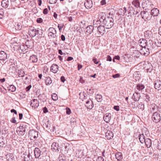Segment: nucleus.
Segmentation results:
<instances>
[{
  "mask_svg": "<svg viewBox=\"0 0 161 161\" xmlns=\"http://www.w3.org/2000/svg\"><path fill=\"white\" fill-rule=\"evenodd\" d=\"M45 83L47 85H49L52 83V80L49 76L46 77L45 80Z\"/></svg>",
  "mask_w": 161,
  "mask_h": 161,
  "instance_id": "obj_37",
  "label": "nucleus"
},
{
  "mask_svg": "<svg viewBox=\"0 0 161 161\" xmlns=\"http://www.w3.org/2000/svg\"><path fill=\"white\" fill-rule=\"evenodd\" d=\"M141 95L139 93L135 92L134 93L132 96V98L135 101H138L140 98Z\"/></svg>",
  "mask_w": 161,
  "mask_h": 161,
  "instance_id": "obj_22",
  "label": "nucleus"
},
{
  "mask_svg": "<svg viewBox=\"0 0 161 161\" xmlns=\"http://www.w3.org/2000/svg\"><path fill=\"white\" fill-rule=\"evenodd\" d=\"M11 113H14L13 116H15V117H18L17 112L15 109H12L11 110Z\"/></svg>",
  "mask_w": 161,
  "mask_h": 161,
  "instance_id": "obj_49",
  "label": "nucleus"
},
{
  "mask_svg": "<svg viewBox=\"0 0 161 161\" xmlns=\"http://www.w3.org/2000/svg\"><path fill=\"white\" fill-rule=\"evenodd\" d=\"M66 113L67 114L69 115L71 113V111L70 109L69 108H66Z\"/></svg>",
  "mask_w": 161,
  "mask_h": 161,
  "instance_id": "obj_64",
  "label": "nucleus"
},
{
  "mask_svg": "<svg viewBox=\"0 0 161 161\" xmlns=\"http://www.w3.org/2000/svg\"><path fill=\"white\" fill-rule=\"evenodd\" d=\"M1 5L3 7L5 8H7L9 5L8 0H3L1 3Z\"/></svg>",
  "mask_w": 161,
  "mask_h": 161,
  "instance_id": "obj_34",
  "label": "nucleus"
},
{
  "mask_svg": "<svg viewBox=\"0 0 161 161\" xmlns=\"http://www.w3.org/2000/svg\"><path fill=\"white\" fill-rule=\"evenodd\" d=\"M19 0H11V2H12L13 3H11L12 5L13 4L15 6H17L18 4L17 3L19 2Z\"/></svg>",
  "mask_w": 161,
  "mask_h": 161,
  "instance_id": "obj_47",
  "label": "nucleus"
},
{
  "mask_svg": "<svg viewBox=\"0 0 161 161\" xmlns=\"http://www.w3.org/2000/svg\"><path fill=\"white\" fill-rule=\"evenodd\" d=\"M9 140H8V141H7L6 142V145L5 147V150L7 151H10V149L9 148V147L10 146L9 144Z\"/></svg>",
  "mask_w": 161,
  "mask_h": 161,
  "instance_id": "obj_45",
  "label": "nucleus"
},
{
  "mask_svg": "<svg viewBox=\"0 0 161 161\" xmlns=\"http://www.w3.org/2000/svg\"><path fill=\"white\" fill-rule=\"evenodd\" d=\"M150 46H148L147 47L142 48L140 52L142 55L145 56H147L149 55L150 52L149 48Z\"/></svg>",
  "mask_w": 161,
  "mask_h": 161,
  "instance_id": "obj_12",
  "label": "nucleus"
},
{
  "mask_svg": "<svg viewBox=\"0 0 161 161\" xmlns=\"http://www.w3.org/2000/svg\"><path fill=\"white\" fill-rule=\"evenodd\" d=\"M64 26V24H58V28L60 32L61 31L62 28Z\"/></svg>",
  "mask_w": 161,
  "mask_h": 161,
  "instance_id": "obj_54",
  "label": "nucleus"
},
{
  "mask_svg": "<svg viewBox=\"0 0 161 161\" xmlns=\"http://www.w3.org/2000/svg\"><path fill=\"white\" fill-rule=\"evenodd\" d=\"M7 55L6 53L4 51H0V59L1 60H5L7 59Z\"/></svg>",
  "mask_w": 161,
  "mask_h": 161,
  "instance_id": "obj_26",
  "label": "nucleus"
},
{
  "mask_svg": "<svg viewBox=\"0 0 161 161\" xmlns=\"http://www.w3.org/2000/svg\"><path fill=\"white\" fill-rule=\"evenodd\" d=\"M159 13V11L157 8H154L151 11V15L153 16H157Z\"/></svg>",
  "mask_w": 161,
  "mask_h": 161,
  "instance_id": "obj_27",
  "label": "nucleus"
},
{
  "mask_svg": "<svg viewBox=\"0 0 161 161\" xmlns=\"http://www.w3.org/2000/svg\"><path fill=\"white\" fill-rule=\"evenodd\" d=\"M29 60L31 61L32 63H35L37 61L38 58L36 56L33 55L30 56Z\"/></svg>",
  "mask_w": 161,
  "mask_h": 161,
  "instance_id": "obj_30",
  "label": "nucleus"
},
{
  "mask_svg": "<svg viewBox=\"0 0 161 161\" xmlns=\"http://www.w3.org/2000/svg\"><path fill=\"white\" fill-rule=\"evenodd\" d=\"M139 139L140 142H141L142 143H143L146 139L145 136L143 134L139 135Z\"/></svg>",
  "mask_w": 161,
  "mask_h": 161,
  "instance_id": "obj_38",
  "label": "nucleus"
},
{
  "mask_svg": "<svg viewBox=\"0 0 161 161\" xmlns=\"http://www.w3.org/2000/svg\"><path fill=\"white\" fill-rule=\"evenodd\" d=\"M138 13V11H137V10L135 11V10H131V9H130V12L129 13V14H130V15L131 16V14L132 13L133 14H136Z\"/></svg>",
  "mask_w": 161,
  "mask_h": 161,
  "instance_id": "obj_48",
  "label": "nucleus"
},
{
  "mask_svg": "<svg viewBox=\"0 0 161 161\" xmlns=\"http://www.w3.org/2000/svg\"><path fill=\"white\" fill-rule=\"evenodd\" d=\"M3 10V8L0 9V19H2L4 15Z\"/></svg>",
  "mask_w": 161,
  "mask_h": 161,
  "instance_id": "obj_52",
  "label": "nucleus"
},
{
  "mask_svg": "<svg viewBox=\"0 0 161 161\" xmlns=\"http://www.w3.org/2000/svg\"><path fill=\"white\" fill-rule=\"evenodd\" d=\"M145 95V100L147 102H148L150 101L151 98L148 94H146Z\"/></svg>",
  "mask_w": 161,
  "mask_h": 161,
  "instance_id": "obj_50",
  "label": "nucleus"
},
{
  "mask_svg": "<svg viewBox=\"0 0 161 161\" xmlns=\"http://www.w3.org/2000/svg\"><path fill=\"white\" fill-rule=\"evenodd\" d=\"M151 117L153 121L155 123H158L161 120L160 114L157 112L153 113Z\"/></svg>",
  "mask_w": 161,
  "mask_h": 161,
  "instance_id": "obj_6",
  "label": "nucleus"
},
{
  "mask_svg": "<svg viewBox=\"0 0 161 161\" xmlns=\"http://www.w3.org/2000/svg\"><path fill=\"white\" fill-rule=\"evenodd\" d=\"M52 99L54 101H56L58 99V96L55 93L53 94L52 95Z\"/></svg>",
  "mask_w": 161,
  "mask_h": 161,
  "instance_id": "obj_51",
  "label": "nucleus"
},
{
  "mask_svg": "<svg viewBox=\"0 0 161 161\" xmlns=\"http://www.w3.org/2000/svg\"><path fill=\"white\" fill-rule=\"evenodd\" d=\"M18 42V38L16 37H14L11 40V50L14 53L15 51H18L20 53H24L27 52V49H25L24 46H20L17 43Z\"/></svg>",
  "mask_w": 161,
  "mask_h": 161,
  "instance_id": "obj_1",
  "label": "nucleus"
},
{
  "mask_svg": "<svg viewBox=\"0 0 161 161\" xmlns=\"http://www.w3.org/2000/svg\"><path fill=\"white\" fill-rule=\"evenodd\" d=\"M44 94H40L38 97L39 99L41 101H44V98H43V96L44 97Z\"/></svg>",
  "mask_w": 161,
  "mask_h": 161,
  "instance_id": "obj_53",
  "label": "nucleus"
},
{
  "mask_svg": "<svg viewBox=\"0 0 161 161\" xmlns=\"http://www.w3.org/2000/svg\"><path fill=\"white\" fill-rule=\"evenodd\" d=\"M43 21V19L42 18H38L37 19L36 22L37 23H41Z\"/></svg>",
  "mask_w": 161,
  "mask_h": 161,
  "instance_id": "obj_60",
  "label": "nucleus"
},
{
  "mask_svg": "<svg viewBox=\"0 0 161 161\" xmlns=\"http://www.w3.org/2000/svg\"><path fill=\"white\" fill-rule=\"evenodd\" d=\"M34 156L36 158H39L43 154V153L38 147H36L34 150Z\"/></svg>",
  "mask_w": 161,
  "mask_h": 161,
  "instance_id": "obj_11",
  "label": "nucleus"
},
{
  "mask_svg": "<svg viewBox=\"0 0 161 161\" xmlns=\"http://www.w3.org/2000/svg\"><path fill=\"white\" fill-rule=\"evenodd\" d=\"M151 107H152V110L151 111V113H152V111H156L157 112L158 111V106L155 104H152L151 105Z\"/></svg>",
  "mask_w": 161,
  "mask_h": 161,
  "instance_id": "obj_39",
  "label": "nucleus"
},
{
  "mask_svg": "<svg viewBox=\"0 0 161 161\" xmlns=\"http://www.w3.org/2000/svg\"><path fill=\"white\" fill-rule=\"evenodd\" d=\"M103 22L107 29L111 28L114 25V19L111 17H106Z\"/></svg>",
  "mask_w": 161,
  "mask_h": 161,
  "instance_id": "obj_3",
  "label": "nucleus"
},
{
  "mask_svg": "<svg viewBox=\"0 0 161 161\" xmlns=\"http://www.w3.org/2000/svg\"><path fill=\"white\" fill-rule=\"evenodd\" d=\"M96 161H104V159L101 156H99L96 159Z\"/></svg>",
  "mask_w": 161,
  "mask_h": 161,
  "instance_id": "obj_61",
  "label": "nucleus"
},
{
  "mask_svg": "<svg viewBox=\"0 0 161 161\" xmlns=\"http://www.w3.org/2000/svg\"><path fill=\"white\" fill-rule=\"evenodd\" d=\"M93 5L92 2L91 0H87L84 3V5L87 9L91 8Z\"/></svg>",
  "mask_w": 161,
  "mask_h": 161,
  "instance_id": "obj_21",
  "label": "nucleus"
},
{
  "mask_svg": "<svg viewBox=\"0 0 161 161\" xmlns=\"http://www.w3.org/2000/svg\"><path fill=\"white\" fill-rule=\"evenodd\" d=\"M18 75L19 77H23L25 75L24 71L22 70H18Z\"/></svg>",
  "mask_w": 161,
  "mask_h": 161,
  "instance_id": "obj_43",
  "label": "nucleus"
},
{
  "mask_svg": "<svg viewBox=\"0 0 161 161\" xmlns=\"http://www.w3.org/2000/svg\"><path fill=\"white\" fill-rule=\"evenodd\" d=\"M102 96L100 95L97 94L96 97V99L98 102H101L102 101Z\"/></svg>",
  "mask_w": 161,
  "mask_h": 161,
  "instance_id": "obj_46",
  "label": "nucleus"
},
{
  "mask_svg": "<svg viewBox=\"0 0 161 161\" xmlns=\"http://www.w3.org/2000/svg\"><path fill=\"white\" fill-rule=\"evenodd\" d=\"M86 30L87 34H91L93 31L94 26L92 25H89L86 28Z\"/></svg>",
  "mask_w": 161,
  "mask_h": 161,
  "instance_id": "obj_29",
  "label": "nucleus"
},
{
  "mask_svg": "<svg viewBox=\"0 0 161 161\" xmlns=\"http://www.w3.org/2000/svg\"><path fill=\"white\" fill-rule=\"evenodd\" d=\"M58 159L59 161H67L66 157L63 154L59 155Z\"/></svg>",
  "mask_w": 161,
  "mask_h": 161,
  "instance_id": "obj_42",
  "label": "nucleus"
},
{
  "mask_svg": "<svg viewBox=\"0 0 161 161\" xmlns=\"http://www.w3.org/2000/svg\"><path fill=\"white\" fill-rule=\"evenodd\" d=\"M150 12H148L147 11H143L141 12L140 14L142 18L144 20L146 21L147 20H148L150 19L152 16L150 14Z\"/></svg>",
  "mask_w": 161,
  "mask_h": 161,
  "instance_id": "obj_5",
  "label": "nucleus"
},
{
  "mask_svg": "<svg viewBox=\"0 0 161 161\" xmlns=\"http://www.w3.org/2000/svg\"><path fill=\"white\" fill-rule=\"evenodd\" d=\"M85 106L88 109H92L94 106V104L92 101L89 99L86 102Z\"/></svg>",
  "mask_w": 161,
  "mask_h": 161,
  "instance_id": "obj_18",
  "label": "nucleus"
},
{
  "mask_svg": "<svg viewBox=\"0 0 161 161\" xmlns=\"http://www.w3.org/2000/svg\"><path fill=\"white\" fill-rule=\"evenodd\" d=\"M152 6H153V4L152 3L149 1V0H146L144 2H142V7L144 8H146V9H150L152 8Z\"/></svg>",
  "mask_w": 161,
  "mask_h": 161,
  "instance_id": "obj_8",
  "label": "nucleus"
},
{
  "mask_svg": "<svg viewBox=\"0 0 161 161\" xmlns=\"http://www.w3.org/2000/svg\"><path fill=\"white\" fill-rule=\"evenodd\" d=\"M115 156L118 161H120L123 158L122 154L121 152H118L115 154Z\"/></svg>",
  "mask_w": 161,
  "mask_h": 161,
  "instance_id": "obj_36",
  "label": "nucleus"
},
{
  "mask_svg": "<svg viewBox=\"0 0 161 161\" xmlns=\"http://www.w3.org/2000/svg\"><path fill=\"white\" fill-rule=\"evenodd\" d=\"M132 4L133 7H135L136 8H140V3L138 0H134L132 2Z\"/></svg>",
  "mask_w": 161,
  "mask_h": 161,
  "instance_id": "obj_35",
  "label": "nucleus"
},
{
  "mask_svg": "<svg viewBox=\"0 0 161 161\" xmlns=\"http://www.w3.org/2000/svg\"><path fill=\"white\" fill-rule=\"evenodd\" d=\"M58 65L56 64H52L50 68V70L54 73H56L58 70Z\"/></svg>",
  "mask_w": 161,
  "mask_h": 161,
  "instance_id": "obj_24",
  "label": "nucleus"
},
{
  "mask_svg": "<svg viewBox=\"0 0 161 161\" xmlns=\"http://www.w3.org/2000/svg\"><path fill=\"white\" fill-rule=\"evenodd\" d=\"M112 119V115L110 113H107L104 114L103 119L107 123H108Z\"/></svg>",
  "mask_w": 161,
  "mask_h": 161,
  "instance_id": "obj_15",
  "label": "nucleus"
},
{
  "mask_svg": "<svg viewBox=\"0 0 161 161\" xmlns=\"http://www.w3.org/2000/svg\"><path fill=\"white\" fill-rule=\"evenodd\" d=\"M15 29L17 30H20L22 28V25L20 24H19V23H17L16 24V23L15 24V25H14Z\"/></svg>",
  "mask_w": 161,
  "mask_h": 161,
  "instance_id": "obj_44",
  "label": "nucleus"
},
{
  "mask_svg": "<svg viewBox=\"0 0 161 161\" xmlns=\"http://www.w3.org/2000/svg\"><path fill=\"white\" fill-rule=\"evenodd\" d=\"M47 1L50 4H54L56 3L57 0H47Z\"/></svg>",
  "mask_w": 161,
  "mask_h": 161,
  "instance_id": "obj_58",
  "label": "nucleus"
},
{
  "mask_svg": "<svg viewBox=\"0 0 161 161\" xmlns=\"http://www.w3.org/2000/svg\"><path fill=\"white\" fill-rule=\"evenodd\" d=\"M29 124L26 123L21 124L17 133L19 135H24L26 133V131L29 130Z\"/></svg>",
  "mask_w": 161,
  "mask_h": 161,
  "instance_id": "obj_2",
  "label": "nucleus"
},
{
  "mask_svg": "<svg viewBox=\"0 0 161 161\" xmlns=\"http://www.w3.org/2000/svg\"><path fill=\"white\" fill-rule=\"evenodd\" d=\"M138 43L142 48L149 46V45H147V41L145 39L142 38L140 39L138 41Z\"/></svg>",
  "mask_w": 161,
  "mask_h": 161,
  "instance_id": "obj_14",
  "label": "nucleus"
},
{
  "mask_svg": "<svg viewBox=\"0 0 161 161\" xmlns=\"http://www.w3.org/2000/svg\"><path fill=\"white\" fill-rule=\"evenodd\" d=\"M136 89L139 91H142L145 88L144 85L142 84H137L136 86Z\"/></svg>",
  "mask_w": 161,
  "mask_h": 161,
  "instance_id": "obj_40",
  "label": "nucleus"
},
{
  "mask_svg": "<svg viewBox=\"0 0 161 161\" xmlns=\"http://www.w3.org/2000/svg\"><path fill=\"white\" fill-rule=\"evenodd\" d=\"M32 159V156L29 153L27 155H25L24 157L23 161H31Z\"/></svg>",
  "mask_w": 161,
  "mask_h": 161,
  "instance_id": "obj_33",
  "label": "nucleus"
},
{
  "mask_svg": "<svg viewBox=\"0 0 161 161\" xmlns=\"http://www.w3.org/2000/svg\"><path fill=\"white\" fill-rule=\"evenodd\" d=\"M144 142L147 148H150L152 146V141L149 138H146Z\"/></svg>",
  "mask_w": 161,
  "mask_h": 161,
  "instance_id": "obj_28",
  "label": "nucleus"
},
{
  "mask_svg": "<svg viewBox=\"0 0 161 161\" xmlns=\"http://www.w3.org/2000/svg\"><path fill=\"white\" fill-rule=\"evenodd\" d=\"M154 43L157 47H160L161 46V40L157 39H155L154 40Z\"/></svg>",
  "mask_w": 161,
  "mask_h": 161,
  "instance_id": "obj_41",
  "label": "nucleus"
},
{
  "mask_svg": "<svg viewBox=\"0 0 161 161\" xmlns=\"http://www.w3.org/2000/svg\"><path fill=\"white\" fill-rule=\"evenodd\" d=\"M29 35L31 37H33L39 33L38 29H35L34 27H31L29 29Z\"/></svg>",
  "mask_w": 161,
  "mask_h": 161,
  "instance_id": "obj_7",
  "label": "nucleus"
},
{
  "mask_svg": "<svg viewBox=\"0 0 161 161\" xmlns=\"http://www.w3.org/2000/svg\"><path fill=\"white\" fill-rule=\"evenodd\" d=\"M13 62L11 61V68H12V70L11 72L13 73H15L17 72V65L16 61L13 60Z\"/></svg>",
  "mask_w": 161,
  "mask_h": 161,
  "instance_id": "obj_13",
  "label": "nucleus"
},
{
  "mask_svg": "<svg viewBox=\"0 0 161 161\" xmlns=\"http://www.w3.org/2000/svg\"><path fill=\"white\" fill-rule=\"evenodd\" d=\"M113 136V132L110 130H108L105 133V137L108 140H110L112 139Z\"/></svg>",
  "mask_w": 161,
  "mask_h": 161,
  "instance_id": "obj_23",
  "label": "nucleus"
},
{
  "mask_svg": "<svg viewBox=\"0 0 161 161\" xmlns=\"http://www.w3.org/2000/svg\"><path fill=\"white\" fill-rule=\"evenodd\" d=\"M155 88L158 90L161 89V81L159 80H155L154 82Z\"/></svg>",
  "mask_w": 161,
  "mask_h": 161,
  "instance_id": "obj_16",
  "label": "nucleus"
},
{
  "mask_svg": "<svg viewBox=\"0 0 161 161\" xmlns=\"http://www.w3.org/2000/svg\"><path fill=\"white\" fill-rule=\"evenodd\" d=\"M48 36L52 38H55L56 36V30L53 27H50L48 29Z\"/></svg>",
  "mask_w": 161,
  "mask_h": 161,
  "instance_id": "obj_10",
  "label": "nucleus"
},
{
  "mask_svg": "<svg viewBox=\"0 0 161 161\" xmlns=\"http://www.w3.org/2000/svg\"><path fill=\"white\" fill-rule=\"evenodd\" d=\"M52 149L53 151L54 152H57L59 151V147L58 144L56 142H54L52 143L51 146Z\"/></svg>",
  "mask_w": 161,
  "mask_h": 161,
  "instance_id": "obj_20",
  "label": "nucleus"
},
{
  "mask_svg": "<svg viewBox=\"0 0 161 161\" xmlns=\"http://www.w3.org/2000/svg\"><path fill=\"white\" fill-rule=\"evenodd\" d=\"M30 105L34 108H36L39 106V102L37 99H34L30 102Z\"/></svg>",
  "mask_w": 161,
  "mask_h": 161,
  "instance_id": "obj_17",
  "label": "nucleus"
},
{
  "mask_svg": "<svg viewBox=\"0 0 161 161\" xmlns=\"http://www.w3.org/2000/svg\"><path fill=\"white\" fill-rule=\"evenodd\" d=\"M7 154L5 155L6 158L8 161H9L10 158V153H8V152H7Z\"/></svg>",
  "mask_w": 161,
  "mask_h": 161,
  "instance_id": "obj_56",
  "label": "nucleus"
},
{
  "mask_svg": "<svg viewBox=\"0 0 161 161\" xmlns=\"http://www.w3.org/2000/svg\"><path fill=\"white\" fill-rule=\"evenodd\" d=\"M15 8H11V16L12 17H11V19H12L13 21H17V19H18V17L16 15V13L17 11L15 9Z\"/></svg>",
  "mask_w": 161,
  "mask_h": 161,
  "instance_id": "obj_9",
  "label": "nucleus"
},
{
  "mask_svg": "<svg viewBox=\"0 0 161 161\" xmlns=\"http://www.w3.org/2000/svg\"><path fill=\"white\" fill-rule=\"evenodd\" d=\"M13 116V117L12 118V119L11 120V122L13 123L17 124V122L15 120V118H17L18 117H15V116Z\"/></svg>",
  "mask_w": 161,
  "mask_h": 161,
  "instance_id": "obj_55",
  "label": "nucleus"
},
{
  "mask_svg": "<svg viewBox=\"0 0 161 161\" xmlns=\"http://www.w3.org/2000/svg\"><path fill=\"white\" fill-rule=\"evenodd\" d=\"M98 19L104 21L106 19V14L103 12H100L98 15Z\"/></svg>",
  "mask_w": 161,
  "mask_h": 161,
  "instance_id": "obj_32",
  "label": "nucleus"
},
{
  "mask_svg": "<svg viewBox=\"0 0 161 161\" xmlns=\"http://www.w3.org/2000/svg\"><path fill=\"white\" fill-rule=\"evenodd\" d=\"M145 37L148 39H149L152 36V33L150 31H145L144 33Z\"/></svg>",
  "mask_w": 161,
  "mask_h": 161,
  "instance_id": "obj_31",
  "label": "nucleus"
},
{
  "mask_svg": "<svg viewBox=\"0 0 161 161\" xmlns=\"http://www.w3.org/2000/svg\"><path fill=\"white\" fill-rule=\"evenodd\" d=\"M120 76L119 74L117 73L112 75V77L114 78H116L119 77Z\"/></svg>",
  "mask_w": 161,
  "mask_h": 161,
  "instance_id": "obj_62",
  "label": "nucleus"
},
{
  "mask_svg": "<svg viewBox=\"0 0 161 161\" xmlns=\"http://www.w3.org/2000/svg\"><path fill=\"white\" fill-rule=\"evenodd\" d=\"M157 148L159 150H161V141L158 142Z\"/></svg>",
  "mask_w": 161,
  "mask_h": 161,
  "instance_id": "obj_59",
  "label": "nucleus"
},
{
  "mask_svg": "<svg viewBox=\"0 0 161 161\" xmlns=\"http://www.w3.org/2000/svg\"><path fill=\"white\" fill-rule=\"evenodd\" d=\"M102 22V21L100 20H99L98 19H95L94 20L93 22V25L94 27H98V26H101V23Z\"/></svg>",
  "mask_w": 161,
  "mask_h": 161,
  "instance_id": "obj_25",
  "label": "nucleus"
},
{
  "mask_svg": "<svg viewBox=\"0 0 161 161\" xmlns=\"http://www.w3.org/2000/svg\"><path fill=\"white\" fill-rule=\"evenodd\" d=\"M12 145L13 147H15L17 144L16 141L15 139H13L12 140Z\"/></svg>",
  "mask_w": 161,
  "mask_h": 161,
  "instance_id": "obj_63",
  "label": "nucleus"
},
{
  "mask_svg": "<svg viewBox=\"0 0 161 161\" xmlns=\"http://www.w3.org/2000/svg\"><path fill=\"white\" fill-rule=\"evenodd\" d=\"M97 31L100 35H103L106 32L105 27L103 25L98 26L97 28Z\"/></svg>",
  "mask_w": 161,
  "mask_h": 161,
  "instance_id": "obj_19",
  "label": "nucleus"
},
{
  "mask_svg": "<svg viewBox=\"0 0 161 161\" xmlns=\"http://www.w3.org/2000/svg\"><path fill=\"white\" fill-rule=\"evenodd\" d=\"M28 135L30 139L35 141L38 137V132L34 130H31L29 131Z\"/></svg>",
  "mask_w": 161,
  "mask_h": 161,
  "instance_id": "obj_4",
  "label": "nucleus"
},
{
  "mask_svg": "<svg viewBox=\"0 0 161 161\" xmlns=\"http://www.w3.org/2000/svg\"><path fill=\"white\" fill-rule=\"evenodd\" d=\"M11 92H15L16 89V87L13 85H11Z\"/></svg>",
  "mask_w": 161,
  "mask_h": 161,
  "instance_id": "obj_57",
  "label": "nucleus"
}]
</instances>
